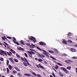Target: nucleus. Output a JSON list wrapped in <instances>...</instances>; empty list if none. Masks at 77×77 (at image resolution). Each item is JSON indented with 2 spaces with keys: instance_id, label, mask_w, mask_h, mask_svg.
<instances>
[{
  "instance_id": "64",
  "label": "nucleus",
  "mask_w": 77,
  "mask_h": 77,
  "mask_svg": "<svg viewBox=\"0 0 77 77\" xmlns=\"http://www.w3.org/2000/svg\"><path fill=\"white\" fill-rule=\"evenodd\" d=\"M45 64H47V63L46 61H45Z\"/></svg>"
},
{
  "instance_id": "46",
  "label": "nucleus",
  "mask_w": 77,
  "mask_h": 77,
  "mask_svg": "<svg viewBox=\"0 0 77 77\" xmlns=\"http://www.w3.org/2000/svg\"><path fill=\"white\" fill-rule=\"evenodd\" d=\"M37 77H41V75L39 74H37Z\"/></svg>"
},
{
  "instance_id": "36",
  "label": "nucleus",
  "mask_w": 77,
  "mask_h": 77,
  "mask_svg": "<svg viewBox=\"0 0 77 77\" xmlns=\"http://www.w3.org/2000/svg\"><path fill=\"white\" fill-rule=\"evenodd\" d=\"M62 55L63 56H67V54H62Z\"/></svg>"
},
{
  "instance_id": "33",
  "label": "nucleus",
  "mask_w": 77,
  "mask_h": 77,
  "mask_svg": "<svg viewBox=\"0 0 77 77\" xmlns=\"http://www.w3.org/2000/svg\"><path fill=\"white\" fill-rule=\"evenodd\" d=\"M15 69H16L17 71H20V69H18L17 68V67H15Z\"/></svg>"
},
{
  "instance_id": "52",
  "label": "nucleus",
  "mask_w": 77,
  "mask_h": 77,
  "mask_svg": "<svg viewBox=\"0 0 77 77\" xmlns=\"http://www.w3.org/2000/svg\"><path fill=\"white\" fill-rule=\"evenodd\" d=\"M26 45H27V46H30V44H29V43H26Z\"/></svg>"
},
{
  "instance_id": "50",
  "label": "nucleus",
  "mask_w": 77,
  "mask_h": 77,
  "mask_svg": "<svg viewBox=\"0 0 77 77\" xmlns=\"http://www.w3.org/2000/svg\"><path fill=\"white\" fill-rule=\"evenodd\" d=\"M15 44H17L18 45H20V44L17 42H15Z\"/></svg>"
},
{
  "instance_id": "35",
  "label": "nucleus",
  "mask_w": 77,
  "mask_h": 77,
  "mask_svg": "<svg viewBox=\"0 0 77 77\" xmlns=\"http://www.w3.org/2000/svg\"><path fill=\"white\" fill-rule=\"evenodd\" d=\"M45 55V56H46L48 57H49V55H48V53H46Z\"/></svg>"
},
{
  "instance_id": "55",
  "label": "nucleus",
  "mask_w": 77,
  "mask_h": 77,
  "mask_svg": "<svg viewBox=\"0 0 77 77\" xmlns=\"http://www.w3.org/2000/svg\"><path fill=\"white\" fill-rule=\"evenodd\" d=\"M20 59L21 60H23V61L24 58H23V57H21Z\"/></svg>"
},
{
  "instance_id": "9",
  "label": "nucleus",
  "mask_w": 77,
  "mask_h": 77,
  "mask_svg": "<svg viewBox=\"0 0 77 77\" xmlns=\"http://www.w3.org/2000/svg\"><path fill=\"white\" fill-rule=\"evenodd\" d=\"M9 59L10 60L11 62L12 63H14V60H13V58H9Z\"/></svg>"
},
{
  "instance_id": "49",
  "label": "nucleus",
  "mask_w": 77,
  "mask_h": 77,
  "mask_svg": "<svg viewBox=\"0 0 77 77\" xmlns=\"http://www.w3.org/2000/svg\"><path fill=\"white\" fill-rule=\"evenodd\" d=\"M14 61L16 62H18V60H17L16 59H14Z\"/></svg>"
},
{
  "instance_id": "22",
  "label": "nucleus",
  "mask_w": 77,
  "mask_h": 77,
  "mask_svg": "<svg viewBox=\"0 0 77 77\" xmlns=\"http://www.w3.org/2000/svg\"><path fill=\"white\" fill-rule=\"evenodd\" d=\"M71 69V66H68L66 67V69H68L69 70H70Z\"/></svg>"
},
{
  "instance_id": "57",
  "label": "nucleus",
  "mask_w": 77,
  "mask_h": 77,
  "mask_svg": "<svg viewBox=\"0 0 77 77\" xmlns=\"http://www.w3.org/2000/svg\"><path fill=\"white\" fill-rule=\"evenodd\" d=\"M36 66H37V67L38 68H40L39 67V66L38 65H36Z\"/></svg>"
},
{
  "instance_id": "25",
  "label": "nucleus",
  "mask_w": 77,
  "mask_h": 77,
  "mask_svg": "<svg viewBox=\"0 0 77 77\" xmlns=\"http://www.w3.org/2000/svg\"><path fill=\"white\" fill-rule=\"evenodd\" d=\"M56 69H59V67L57 65H56L55 66Z\"/></svg>"
},
{
  "instance_id": "1",
  "label": "nucleus",
  "mask_w": 77,
  "mask_h": 77,
  "mask_svg": "<svg viewBox=\"0 0 77 77\" xmlns=\"http://www.w3.org/2000/svg\"><path fill=\"white\" fill-rule=\"evenodd\" d=\"M29 40H30V41H32V40L34 43L36 42V38H35V37L33 36H31L30 38H29Z\"/></svg>"
},
{
  "instance_id": "23",
  "label": "nucleus",
  "mask_w": 77,
  "mask_h": 77,
  "mask_svg": "<svg viewBox=\"0 0 77 77\" xmlns=\"http://www.w3.org/2000/svg\"><path fill=\"white\" fill-rule=\"evenodd\" d=\"M6 69H7V73H9V68H8L7 67L6 68Z\"/></svg>"
},
{
  "instance_id": "30",
  "label": "nucleus",
  "mask_w": 77,
  "mask_h": 77,
  "mask_svg": "<svg viewBox=\"0 0 77 77\" xmlns=\"http://www.w3.org/2000/svg\"><path fill=\"white\" fill-rule=\"evenodd\" d=\"M26 63L27 64V65H29V66H31V65L29 64V61L27 60L26 61Z\"/></svg>"
},
{
  "instance_id": "44",
  "label": "nucleus",
  "mask_w": 77,
  "mask_h": 77,
  "mask_svg": "<svg viewBox=\"0 0 77 77\" xmlns=\"http://www.w3.org/2000/svg\"><path fill=\"white\" fill-rule=\"evenodd\" d=\"M27 59H26V58L24 57V60L23 61L24 62H26L27 61Z\"/></svg>"
},
{
  "instance_id": "2",
  "label": "nucleus",
  "mask_w": 77,
  "mask_h": 77,
  "mask_svg": "<svg viewBox=\"0 0 77 77\" xmlns=\"http://www.w3.org/2000/svg\"><path fill=\"white\" fill-rule=\"evenodd\" d=\"M65 62L66 63H68V64H70L71 62H73V61L71 60H65Z\"/></svg>"
},
{
  "instance_id": "7",
  "label": "nucleus",
  "mask_w": 77,
  "mask_h": 77,
  "mask_svg": "<svg viewBox=\"0 0 77 77\" xmlns=\"http://www.w3.org/2000/svg\"><path fill=\"white\" fill-rule=\"evenodd\" d=\"M38 66H39V67H40V68H42V69H45V68H44L43 66H41V64H38Z\"/></svg>"
},
{
  "instance_id": "27",
  "label": "nucleus",
  "mask_w": 77,
  "mask_h": 77,
  "mask_svg": "<svg viewBox=\"0 0 77 77\" xmlns=\"http://www.w3.org/2000/svg\"><path fill=\"white\" fill-rule=\"evenodd\" d=\"M32 74L35 76H37V75L35 73V72H32Z\"/></svg>"
},
{
  "instance_id": "11",
  "label": "nucleus",
  "mask_w": 77,
  "mask_h": 77,
  "mask_svg": "<svg viewBox=\"0 0 77 77\" xmlns=\"http://www.w3.org/2000/svg\"><path fill=\"white\" fill-rule=\"evenodd\" d=\"M62 40H63L62 42L63 43V44H66V45H67V43H66V41L65 40L63 39Z\"/></svg>"
},
{
  "instance_id": "8",
  "label": "nucleus",
  "mask_w": 77,
  "mask_h": 77,
  "mask_svg": "<svg viewBox=\"0 0 77 77\" xmlns=\"http://www.w3.org/2000/svg\"><path fill=\"white\" fill-rule=\"evenodd\" d=\"M10 51H11L12 52V53H13V54H15V53H16L15 51H14V50L12 49H11Z\"/></svg>"
},
{
  "instance_id": "14",
  "label": "nucleus",
  "mask_w": 77,
  "mask_h": 77,
  "mask_svg": "<svg viewBox=\"0 0 77 77\" xmlns=\"http://www.w3.org/2000/svg\"><path fill=\"white\" fill-rule=\"evenodd\" d=\"M24 75H26V76H28V77H30V76H31V75L29 73L25 74Z\"/></svg>"
},
{
  "instance_id": "45",
  "label": "nucleus",
  "mask_w": 77,
  "mask_h": 77,
  "mask_svg": "<svg viewBox=\"0 0 77 77\" xmlns=\"http://www.w3.org/2000/svg\"><path fill=\"white\" fill-rule=\"evenodd\" d=\"M20 50L21 51V50H23V51H24V50L23 49V48H22L20 47Z\"/></svg>"
},
{
  "instance_id": "63",
  "label": "nucleus",
  "mask_w": 77,
  "mask_h": 77,
  "mask_svg": "<svg viewBox=\"0 0 77 77\" xmlns=\"http://www.w3.org/2000/svg\"><path fill=\"white\" fill-rule=\"evenodd\" d=\"M9 53L10 54H12V52H11L9 51Z\"/></svg>"
},
{
  "instance_id": "19",
  "label": "nucleus",
  "mask_w": 77,
  "mask_h": 77,
  "mask_svg": "<svg viewBox=\"0 0 77 77\" xmlns=\"http://www.w3.org/2000/svg\"><path fill=\"white\" fill-rule=\"evenodd\" d=\"M66 69L65 68V67H61V70H63V71H64Z\"/></svg>"
},
{
  "instance_id": "43",
  "label": "nucleus",
  "mask_w": 77,
  "mask_h": 77,
  "mask_svg": "<svg viewBox=\"0 0 77 77\" xmlns=\"http://www.w3.org/2000/svg\"><path fill=\"white\" fill-rule=\"evenodd\" d=\"M68 42H70V43H72V41L71 40H68Z\"/></svg>"
},
{
  "instance_id": "54",
  "label": "nucleus",
  "mask_w": 77,
  "mask_h": 77,
  "mask_svg": "<svg viewBox=\"0 0 77 77\" xmlns=\"http://www.w3.org/2000/svg\"><path fill=\"white\" fill-rule=\"evenodd\" d=\"M52 75L54 77H56V76H55V75H54V72L52 73Z\"/></svg>"
},
{
  "instance_id": "16",
  "label": "nucleus",
  "mask_w": 77,
  "mask_h": 77,
  "mask_svg": "<svg viewBox=\"0 0 77 77\" xmlns=\"http://www.w3.org/2000/svg\"><path fill=\"white\" fill-rule=\"evenodd\" d=\"M28 53H31V54H35V52L32 51H28Z\"/></svg>"
},
{
  "instance_id": "28",
  "label": "nucleus",
  "mask_w": 77,
  "mask_h": 77,
  "mask_svg": "<svg viewBox=\"0 0 77 77\" xmlns=\"http://www.w3.org/2000/svg\"><path fill=\"white\" fill-rule=\"evenodd\" d=\"M36 48L38 49V50H40V51H42V49H41L40 48H39V47L37 46L36 47Z\"/></svg>"
},
{
  "instance_id": "47",
  "label": "nucleus",
  "mask_w": 77,
  "mask_h": 77,
  "mask_svg": "<svg viewBox=\"0 0 77 77\" xmlns=\"http://www.w3.org/2000/svg\"><path fill=\"white\" fill-rule=\"evenodd\" d=\"M4 43L7 46H9V45H8V43H6V42H4Z\"/></svg>"
},
{
  "instance_id": "29",
  "label": "nucleus",
  "mask_w": 77,
  "mask_h": 77,
  "mask_svg": "<svg viewBox=\"0 0 77 77\" xmlns=\"http://www.w3.org/2000/svg\"><path fill=\"white\" fill-rule=\"evenodd\" d=\"M30 50L31 51H34L35 52V53H36V52L34 50V49H30Z\"/></svg>"
},
{
  "instance_id": "40",
  "label": "nucleus",
  "mask_w": 77,
  "mask_h": 77,
  "mask_svg": "<svg viewBox=\"0 0 77 77\" xmlns=\"http://www.w3.org/2000/svg\"><path fill=\"white\" fill-rule=\"evenodd\" d=\"M24 55L26 57H27V58H28V56H27V54L26 53H24Z\"/></svg>"
},
{
  "instance_id": "56",
  "label": "nucleus",
  "mask_w": 77,
  "mask_h": 77,
  "mask_svg": "<svg viewBox=\"0 0 77 77\" xmlns=\"http://www.w3.org/2000/svg\"><path fill=\"white\" fill-rule=\"evenodd\" d=\"M2 39L3 41H5V38L3 37H2Z\"/></svg>"
},
{
  "instance_id": "13",
  "label": "nucleus",
  "mask_w": 77,
  "mask_h": 77,
  "mask_svg": "<svg viewBox=\"0 0 77 77\" xmlns=\"http://www.w3.org/2000/svg\"><path fill=\"white\" fill-rule=\"evenodd\" d=\"M64 72L66 74H68V73L69 72V71L67 70L66 69H65V70L64 71Z\"/></svg>"
},
{
  "instance_id": "5",
  "label": "nucleus",
  "mask_w": 77,
  "mask_h": 77,
  "mask_svg": "<svg viewBox=\"0 0 77 77\" xmlns=\"http://www.w3.org/2000/svg\"><path fill=\"white\" fill-rule=\"evenodd\" d=\"M35 60H36V61H38V62H42V61H43V60H42L41 59H38L37 58H35Z\"/></svg>"
},
{
  "instance_id": "17",
  "label": "nucleus",
  "mask_w": 77,
  "mask_h": 77,
  "mask_svg": "<svg viewBox=\"0 0 77 77\" xmlns=\"http://www.w3.org/2000/svg\"><path fill=\"white\" fill-rule=\"evenodd\" d=\"M59 74L60 76H61V77H63V74L62 73V72H59Z\"/></svg>"
},
{
  "instance_id": "24",
  "label": "nucleus",
  "mask_w": 77,
  "mask_h": 77,
  "mask_svg": "<svg viewBox=\"0 0 77 77\" xmlns=\"http://www.w3.org/2000/svg\"><path fill=\"white\" fill-rule=\"evenodd\" d=\"M23 65H24L25 66H27V64L25 62H23Z\"/></svg>"
},
{
  "instance_id": "60",
  "label": "nucleus",
  "mask_w": 77,
  "mask_h": 77,
  "mask_svg": "<svg viewBox=\"0 0 77 77\" xmlns=\"http://www.w3.org/2000/svg\"><path fill=\"white\" fill-rule=\"evenodd\" d=\"M6 69H3V71H6Z\"/></svg>"
},
{
  "instance_id": "15",
  "label": "nucleus",
  "mask_w": 77,
  "mask_h": 77,
  "mask_svg": "<svg viewBox=\"0 0 77 77\" xmlns=\"http://www.w3.org/2000/svg\"><path fill=\"white\" fill-rule=\"evenodd\" d=\"M20 42L21 43V44L23 45H25V44H24V42L23 40H21L20 41Z\"/></svg>"
},
{
  "instance_id": "6",
  "label": "nucleus",
  "mask_w": 77,
  "mask_h": 77,
  "mask_svg": "<svg viewBox=\"0 0 77 77\" xmlns=\"http://www.w3.org/2000/svg\"><path fill=\"white\" fill-rule=\"evenodd\" d=\"M35 47L36 48V46L32 44L30 45L29 46V48H34Z\"/></svg>"
},
{
  "instance_id": "3",
  "label": "nucleus",
  "mask_w": 77,
  "mask_h": 77,
  "mask_svg": "<svg viewBox=\"0 0 77 77\" xmlns=\"http://www.w3.org/2000/svg\"><path fill=\"white\" fill-rule=\"evenodd\" d=\"M39 45H44V46L46 45V43H45V42H40L39 43Z\"/></svg>"
},
{
  "instance_id": "53",
  "label": "nucleus",
  "mask_w": 77,
  "mask_h": 77,
  "mask_svg": "<svg viewBox=\"0 0 77 77\" xmlns=\"http://www.w3.org/2000/svg\"><path fill=\"white\" fill-rule=\"evenodd\" d=\"M7 38H8V39H11L12 38L11 37H9V36H7Z\"/></svg>"
},
{
  "instance_id": "41",
  "label": "nucleus",
  "mask_w": 77,
  "mask_h": 77,
  "mask_svg": "<svg viewBox=\"0 0 77 77\" xmlns=\"http://www.w3.org/2000/svg\"><path fill=\"white\" fill-rule=\"evenodd\" d=\"M72 59H77V57L74 56L72 57Z\"/></svg>"
},
{
  "instance_id": "10",
  "label": "nucleus",
  "mask_w": 77,
  "mask_h": 77,
  "mask_svg": "<svg viewBox=\"0 0 77 77\" xmlns=\"http://www.w3.org/2000/svg\"><path fill=\"white\" fill-rule=\"evenodd\" d=\"M8 68L10 70H11L12 69L13 67L11 65H9L8 66Z\"/></svg>"
},
{
  "instance_id": "51",
  "label": "nucleus",
  "mask_w": 77,
  "mask_h": 77,
  "mask_svg": "<svg viewBox=\"0 0 77 77\" xmlns=\"http://www.w3.org/2000/svg\"><path fill=\"white\" fill-rule=\"evenodd\" d=\"M41 56H42V57H45V56L43 54H42L41 55Z\"/></svg>"
},
{
  "instance_id": "4",
  "label": "nucleus",
  "mask_w": 77,
  "mask_h": 77,
  "mask_svg": "<svg viewBox=\"0 0 77 77\" xmlns=\"http://www.w3.org/2000/svg\"><path fill=\"white\" fill-rule=\"evenodd\" d=\"M2 53H1V55H3V54H4L5 56H7V54H6V51H2Z\"/></svg>"
},
{
  "instance_id": "12",
  "label": "nucleus",
  "mask_w": 77,
  "mask_h": 77,
  "mask_svg": "<svg viewBox=\"0 0 77 77\" xmlns=\"http://www.w3.org/2000/svg\"><path fill=\"white\" fill-rule=\"evenodd\" d=\"M70 50L71 51L73 52H75V51H76V49L74 48H71Z\"/></svg>"
},
{
  "instance_id": "59",
  "label": "nucleus",
  "mask_w": 77,
  "mask_h": 77,
  "mask_svg": "<svg viewBox=\"0 0 77 77\" xmlns=\"http://www.w3.org/2000/svg\"><path fill=\"white\" fill-rule=\"evenodd\" d=\"M13 39L14 40V41H16V39H15V37H14L13 38Z\"/></svg>"
},
{
  "instance_id": "34",
  "label": "nucleus",
  "mask_w": 77,
  "mask_h": 77,
  "mask_svg": "<svg viewBox=\"0 0 77 77\" xmlns=\"http://www.w3.org/2000/svg\"><path fill=\"white\" fill-rule=\"evenodd\" d=\"M13 74H16V73H17V72L16 71H15V70H13Z\"/></svg>"
},
{
  "instance_id": "62",
  "label": "nucleus",
  "mask_w": 77,
  "mask_h": 77,
  "mask_svg": "<svg viewBox=\"0 0 77 77\" xmlns=\"http://www.w3.org/2000/svg\"><path fill=\"white\" fill-rule=\"evenodd\" d=\"M3 51V50H0V54H1V53H2V51Z\"/></svg>"
},
{
  "instance_id": "39",
  "label": "nucleus",
  "mask_w": 77,
  "mask_h": 77,
  "mask_svg": "<svg viewBox=\"0 0 77 77\" xmlns=\"http://www.w3.org/2000/svg\"><path fill=\"white\" fill-rule=\"evenodd\" d=\"M7 54L9 56H11V54H10V53H9V52H7Z\"/></svg>"
},
{
  "instance_id": "20",
  "label": "nucleus",
  "mask_w": 77,
  "mask_h": 77,
  "mask_svg": "<svg viewBox=\"0 0 77 77\" xmlns=\"http://www.w3.org/2000/svg\"><path fill=\"white\" fill-rule=\"evenodd\" d=\"M54 51H55V52H56L57 53H58V52H59V51H58V50H57V49H56L55 48H54Z\"/></svg>"
},
{
  "instance_id": "26",
  "label": "nucleus",
  "mask_w": 77,
  "mask_h": 77,
  "mask_svg": "<svg viewBox=\"0 0 77 77\" xmlns=\"http://www.w3.org/2000/svg\"><path fill=\"white\" fill-rule=\"evenodd\" d=\"M17 75H18L20 77H22V76H23V75L20 73H18Z\"/></svg>"
},
{
  "instance_id": "31",
  "label": "nucleus",
  "mask_w": 77,
  "mask_h": 77,
  "mask_svg": "<svg viewBox=\"0 0 77 77\" xmlns=\"http://www.w3.org/2000/svg\"><path fill=\"white\" fill-rule=\"evenodd\" d=\"M50 57L51 58L53 59H54V60H56V59L51 56H50Z\"/></svg>"
},
{
  "instance_id": "37",
  "label": "nucleus",
  "mask_w": 77,
  "mask_h": 77,
  "mask_svg": "<svg viewBox=\"0 0 77 77\" xmlns=\"http://www.w3.org/2000/svg\"><path fill=\"white\" fill-rule=\"evenodd\" d=\"M57 64L58 65H60V66H62V64L59 63H57Z\"/></svg>"
},
{
  "instance_id": "48",
  "label": "nucleus",
  "mask_w": 77,
  "mask_h": 77,
  "mask_svg": "<svg viewBox=\"0 0 77 77\" xmlns=\"http://www.w3.org/2000/svg\"><path fill=\"white\" fill-rule=\"evenodd\" d=\"M67 35H68V36H70V35H71V33L69 32V33H68L67 34Z\"/></svg>"
},
{
  "instance_id": "58",
  "label": "nucleus",
  "mask_w": 77,
  "mask_h": 77,
  "mask_svg": "<svg viewBox=\"0 0 77 77\" xmlns=\"http://www.w3.org/2000/svg\"><path fill=\"white\" fill-rule=\"evenodd\" d=\"M42 53H43V54H44L45 55L46 53V51L43 52Z\"/></svg>"
},
{
  "instance_id": "42",
  "label": "nucleus",
  "mask_w": 77,
  "mask_h": 77,
  "mask_svg": "<svg viewBox=\"0 0 77 77\" xmlns=\"http://www.w3.org/2000/svg\"><path fill=\"white\" fill-rule=\"evenodd\" d=\"M0 60L1 61H3L4 60V59L3 58H0Z\"/></svg>"
},
{
  "instance_id": "32",
  "label": "nucleus",
  "mask_w": 77,
  "mask_h": 77,
  "mask_svg": "<svg viewBox=\"0 0 77 77\" xmlns=\"http://www.w3.org/2000/svg\"><path fill=\"white\" fill-rule=\"evenodd\" d=\"M16 56L19 58H21V56L18 54H16Z\"/></svg>"
},
{
  "instance_id": "18",
  "label": "nucleus",
  "mask_w": 77,
  "mask_h": 77,
  "mask_svg": "<svg viewBox=\"0 0 77 77\" xmlns=\"http://www.w3.org/2000/svg\"><path fill=\"white\" fill-rule=\"evenodd\" d=\"M29 54H28V56L30 57L31 58H32L33 57H32V54L31 53H29Z\"/></svg>"
},
{
  "instance_id": "21",
  "label": "nucleus",
  "mask_w": 77,
  "mask_h": 77,
  "mask_svg": "<svg viewBox=\"0 0 77 77\" xmlns=\"http://www.w3.org/2000/svg\"><path fill=\"white\" fill-rule=\"evenodd\" d=\"M9 61L8 60H7L6 65L8 66L9 65Z\"/></svg>"
},
{
  "instance_id": "38",
  "label": "nucleus",
  "mask_w": 77,
  "mask_h": 77,
  "mask_svg": "<svg viewBox=\"0 0 77 77\" xmlns=\"http://www.w3.org/2000/svg\"><path fill=\"white\" fill-rule=\"evenodd\" d=\"M48 51H49V52L50 53H54V51H50V50H49Z\"/></svg>"
},
{
  "instance_id": "61",
  "label": "nucleus",
  "mask_w": 77,
  "mask_h": 77,
  "mask_svg": "<svg viewBox=\"0 0 77 77\" xmlns=\"http://www.w3.org/2000/svg\"><path fill=\"white\" fill-rule=\"evenodd\" d=\"M17 50H20V48H19L18 47H17Z\"/></svg>"
}]
</instances>
